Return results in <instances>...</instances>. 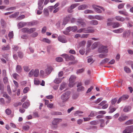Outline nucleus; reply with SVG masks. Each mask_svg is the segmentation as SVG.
Returning a JSON list of instances; mask_svg holds the SVG:
<instances>
[{"instance_id": "f257e3e1", "label": "nucleus", "mask_w": 133, "mask_h": 133, "mask_svg": "<svg viewBox=\"0 0 133 133\" xmlns=\"http://www.w3.org/2000/svg\"><path fill=\"white\" fill-rule=\"evenodd\" d=\"M70 92L67 91L63 94L61 96V98L63 102H65L67 101L69 98Z\"/></svg>"}, {"instance_id": "f03ea898", "label": "nucleus", "mask_w": 133, "mask_h": 133, "mask_svg": "<svg viewBox=\"0 0 133 133\" xmlns=\"http://www.w3.org/2000/svg\"><path fill=\"white\" fill-rule=\"evenodd\" d=\"M93 8L94 9L95 11L97 13H101L102 11L99 8L102 9L103 11H105L104 8L101 6L93 5L92 6Z\"/></svg>"}, {"instance_id": "7ed1b4c3", "label": "nucleus", "mask_w": 133, "mask_h": 133, "mask_svg": "<svg viewBox=\"0 0 133 133\" xmlns=\"http://www.w3.org/2000/svg\"><path fill=\"white\" fill-rule=\"evenodd\" d=\"M106 46L103 45H101L100 48H99L98 51L100 53L105 52L107 53L108 51L107 48Z\"/></svg>"}, {"instance_id": "20e7f679", "label": "nucleus", "mask_w": 133, "mask_h": 133, "mask_svg": "<svg viewBox=\"0 0 133 133\" xmlns=\"http://www.w3.org/2000/svg\"><path fill=\"white\" fill-rule=\"evenodd\" d=\"M62 121V119L61 118H54L52 122V124L53 125H57L60 122Z\"/></svg>"}, {"instance_id": "39448f33", "label": "nucleus", "mask_w": 133, "mask_h": 133, "mask_svg": "<svg viewBox=\"0 0 133 133\" xmlns=\"http://www.w3.org/2000/svg\"><path fill=\"white\" fill-rule=\"evenodd\" d=\"M58 40L61 42L62 43H66L67 42V41L64 36H59L58 37Z\"/></svg>"}, {"instance_id": "423d86ee", "label": "nucleus", "mask_w": 133, "mask_h": 133, "mask_svg": "<svg viewBox=\"0 0 133 133\" xmlns=\"http://www.w3.org/2000/svg\"><path fill=\"white\" fill-rule=\"evenodd\" d=\"M76 24L82 27H85L86 25L85 23L82 20H79L77 21Z\"/></svg>"}, {"instance_id": "0eeeda50", "label": "nucleus", "mask_w": 133, "mask_h": 133, "mask_svg": "<svg viewBox=\"0 0 133 133\" xmlns=\"http://www.w3.org/2000/svg\"><path fill=\"white\" fill-rule=\"evenodd\" d=\"M53 69L51 66H48L45 70V71L48 75L51 72Z\"/></svg>"}, {"instance_id": "6e6552de", "label": "nucleus", "mask_w": 133, "mask_h": 133, "mask_svg": "<svg viewBox=\"0 0 133 133\" xmlns=\"http://www.w3.org/2000/svg\"><path fill=\"white\" fill-rule=\"evenodd\" d=\"M128 117L127 116L122 115L119 117L118 120L119 121L121 122L128 119Z\"/></svg>"}, {"instance_id": "1a4fd4ad", "label": "nucleus", "mask_w": 133, "mask_h": 133, "mask_svg": "<svg viewBox=\"0 0 133 133\" xmlns=\"http://www.w3.org/2000/svg\"><path fill=\"white\" fill-rule=\"evenodd\" d=\"M87 5L85 4H83L79 6L78 7V9L79 10H83L87 8Z\"/></svg>"}, {"instance_id": "9d476101", "label": "nucleus", "mask_w": 133, "mask_h": 133, "mask_svg": "<svg viewBox=\"0 0 133 133\" xmlns=\"http://www.w3.org/2000/svg\"><path fill=\"white\" fill-rule=\"evenodd\" d=\"M3 96L4 97L6 98L7 99L8 101L6 102V103H9L10 102L11 98L7 94L5 93H4L3 95Z\"/></svg>"}, {"instance_id": "9b49d317", "label": "nucleus", "mask_w": 133, "mask_h": 133, "mask_svg": "<svg viewBox=\"0 0 133 133\" xmlns=\"http://www.w3.org/2000/svg\"><path fill=\"white\" fill-rule=\"evenodd\" d=\"M124 31V29L123 28H120L114 30L112 31L114 32L117 33L119 34L122 33Z\"/></svg>"}, {"instance_id": "f8f14e48", "label": "nucleus", "mask_w": 133, "mask_h": 133, "mask_svg": "<svg viewBox=\"0 0 133 133\" xmlns=\"http://www.w3.org/2000/svg\"><path fill=\"white\" fill-rule=\"evenodd\" d=\"M40 76L43 78L46 77L48 75L45 72H44L43 70H41L40 72Z\"/></svg>"}, {"instance_id": "ddd939ff", "label": "nucleus", "mask_w": 133, "mask_h": 133, "mask_svg": "<svg viewBox=\"0 0 133 133\" xmlns=\"http://www.w3.org/2000/svg\"><path fill=\"white\" fill-rule=\"evenodd\" d=\"M22 71V68L21 66L19 65H17L16 68V71L18 73H19L21 72Z\"/></svg>"}, {"instance_id": "4468645a", "label": "nucleus", "mask_w": 133, "mask_h": 133, "mask_svg": "<svg viewBox=\"0 0 133 133\" xmlns=\"http://www.w3.org/2000/svg\"><path fill=\"white\" fill-rule=\"evenodd\" d=\"M26 24V23L24 22H21L18 23L17 25V26L19 28H21Z\"/></svg>"}, {"instance_id": "2eb2a0df", "label": "nucleus", "mask_w": 133, "mask_h": 133, "mask_svg": "<svg viewBox=\"0 0 133 133\" xmlns=\"http://www.w3.org/2000/svg\"><path fill=\"white\" fill-rule=\"evenodd\" d=\"M115 18L117 20L121 22H123L125 21L124 18L120 16H116Z\"/></svg>"}, {"instance_id": "dca6fc26", "label": "nucleus", "mask_w": 133, "mask_h": 133, "mask_svg": "<svg viewBox=\"0 0 133 133\" xmlns=\"http://www.w3.org/2000/svg\"><path fill=\"white\" fill-rule=\"evenodd\" d=\"M118 12L121 14L123 15L124 16H127L128 15V13L125 10L119 11H118Z\"/></svg>"}, {"instance_id": "f3484780", "label": "nucleus", "mask_w": 133, "mask_h": 133, "mask_svg": "<svg viewBox=\"0 0 133 133\" xmlns=\"http://www.w3.org/2000/svg\"><path fill=\"white\" fill-rule=\"evenodd\" d=\"M131 109V107L130 106H127L124 107L123 109L124 111L127 112L130 111Z\"/></svg>"}, {"instance_id": "a211bd4d", "label": "nucleus", "mask_w": 133, "mask_h": 133, "mask_svg": "<svg viewBox=\"0 0 133 133\" xmlns=\"http://www.w3.org/2000/svg\"><path fill=\"white\" fill-rule=\"evenodd\" d=\"M30 105V103L29 102H26L23 104L22 107L24 108L27 109L29 106Z\"/></svg>"}, {"instance_id": "6ab92c4d", "label": "nucleus", "mask_w": 133, "mask_h": 133, "mask_svg": "<svg viewBox=\"0 0 133 133\" xmlns=\"http://www.w3.org/2000/svg\"><path fill=\"white\" fill-rule=\"evenodd\" d=\"M104 18L103 16L100 15H96L95 16V19L99 20H103Z\"/></svg>"}, {"instance_id": "aec40b11", "label": "nucleus", "mask_w": 133, "mask_h": 133, "mask_svg": "<svg viewBox=\"0 0 133 133\" xmlns=\"http://www.w3.org/2000/svg\"><path fill=\"white\" fill-rule=\"evenodd\" d=\"M129 133H131L133 132V125L129 126L126 127Z\"/></svg>"}, {"instance_id": "412c9836", "label": "nucleus", "mask_w": 133, "mask_h": 133, "mask_svg": "<svg viewBox=\"0 0 133 133\" xmlns=\"http://www.w3.org/2000/svg\"><path fill=\"white\" fill-rule=\"evenodd\" d=\"M83 112L80 111H76L75 114L74 115L76 116H81V114H83Z\"/></svg>"}, {"instance_id": "4be33fe9", "label": "nucleus", "mask_w": 133, "mask_h": 133, "mask_svg": "<svg viewBox=\"0 0 133 133\" xmlns=\"http://www.w3.org/2000/svg\"><path fill=\"white\" fill-rule=\"evenodd\" d=\"M41 41L42 42L49 44L51 42V41L50 40L48 39L45 38H43L41 40Z\"/></svg>"}, {"instance_id": "5701e85b", "label": "nucleus", "mask_w": 133, "mask_h": 133, "mask_svg": "<svg viewBox=\"0 0 133 133\" xmlns=\"http://www.w3.org/2000/svg\"><path fill=\"white\" fill-rule=\"evenodd\" d=\"M10 49L9 46L8 45L2 46V49L3 50H8Z\"/></svg>"}, {"instance_id": "b1692460", "label": "nucleus", "mask_w": 133, "mask_h": 133, "mask_svg": "<svg viewBox=\"0 0 133 133\" xmlns=\"http://www.w3.org/2000/svg\"><path fill=\"white\" fill-rule=\"evenodd\" d=\"M86 42L85 40H83L79 43V48L82 46H84L86 44Z\"/></svg>"}, {"instance_id": "393cba45", "label": "nucleus", "mask_w": 133, "mask_h": 133, "mask_svg": "<svg viewBox=\"0 0 133 133\" xmlns=\"http://www.w3.org/2000/svg\"><path fill=\"white\" fill-rule=\"evenodd\" d=\"M89 23L91 25H96L98 24V22L96 20H92L90 21Z\"/></svg>"}, {"instance_id": "a878e982", "label": "nucleus", "mask_w": 133, "mask_h": 133, "mask_svg": "<svg viewBox=\"0 0 133 133\" xmlns=\"http://www.w3.org/2000/svg\"><path fill=\"white\" fill-rule=\"evenodd\" d=\"M43 13L46 16H48L49 14V12L48 9L46 8L44 9L43 10Z\"/></svg>"}, {"instance_id": "bb28decb", "label": "nucleus", "mask_w": 133, "mask_h": 133, "mask_svg": "<svg viewBox=\"0 0 133 133\" xmlns=\"http://www.w3.org/2000/svg\"><path fill=\"white\" fill-rule=\"evenodd\" d=\"M39 73V70L37 69L34 70V77H37Z\"/></svg>"}, {"instance_id": "cd10ccee", "label": "nucleus", "mask_w": 133, "mask_h": 133, "mask_svg": "<svg viewBox=\"0 0 133 133\" xmlns=\"http://www.w3.org/2000/svg\"><path fill=\"white\" fill-rule=\"evenodd\" d=\"M62 81V79L60 78H56L54 80V82L56 84H59Z\"/></svg>"}, {"instance_id": "c85d7f7f", "label": "nucleus", "mask_w": 133, "mask_h": 133, "mask_svg": "<svg viewBox=\"0 0 133 133\" xmlns=\"http://www.w3.org/2000/svg\"><path fill=\"white\" fill-rule=\"evenodd\" d=\"M120 25L119 23L118 22H114L112 23V27L116 28L118 27Z\"/></svg>"}, {"instance_id": "c756f323", "label": "nucleus", "mask_w": 133, "mask_h": 133, "mask_svg": "<svg viewBox=\"0 0 133 133\" xmlns=\"http://www.w3.org/2000/svg\"><path fill=\"white\" fill-rule=\"evenodd\" d=\"M99 121L100 122V127L101 128H102L104 127L105 126L104 121L103 119H100L99 120Z\"/></svg>"}, {"instance_id": "7c9ffc66", "label": "nucleus", "mask_w": 133, "mask_h": 133, "mask_svg": "<svg viewBox=\"0 0 133 133\" xmlns=\"http://www.w3.org/2000/svg\"><path fill=\"white\" fill-rule=\"evenodd\" d=\"M130 31L129 30H127L125 31L123 33V36L124 37L128 36L130 34Z\"/></svg>"}, {"instance_id": "2f4dec72", "label": "nucleus", "mask_w": 133, "mask_h": 133, "mask_svg": "<svg viewBox=\"0 0 133 133\" xmlns=\"http://www.w3.org/2000/svg\"><path fill=\"white\" fill-rule=\"evenodd\" d=\"M1 23L2 26L3 27H5L6 25V24L4 20L2 19L1 20Z\"/></svg>"}, {"instance_id": "473e14b6", "label": "nucleus", "mask_w": 133, "mask_h": 133, "mask_svg": "<svg viewBox=\"0 0 133 133\" xmlns=\"http://www.w3.org/2000/svg\"><path fill=\"white\" fill-rule=\"evenodd\" d=\"M109 60V59L108 58H105L100 63V64H104L108 62Z\"/></svg>"}, {"instance_id": "72a5a7b5", "label": "nucleus", "mask_w": 133, "mask_h": 133, "mask_svg": "<svg viewBox=\"0 0 133 133\" xmlns=\"http://www.w3.org/2000/svg\"><path fill=\"white\" fill-rule=\"evenodd\" d=\"M36 30V29L34 28H32L30 29L28 28V33L29 34H31Z\"/></svg>"}, {"instance_id": "f704fd0d", "label": "nucleus", "mask_w": 133, "mask_h": 133, "mask_svg": "<svg viewBox=\"0 0 133 133\" xmlns=\"http://www.w3.org/2000/svg\"><path fill=\"white\" fill-rule=\"evenodd\" d=\"M133 124V119H131L127 121L125 123V124L127 125H129Z\"/></svg>"}, {"instance_id": "c9c22d12", "label": "nucleus", "mask_w": 133, "mask_h": 133, "mask_svg": "<svg viewBox=\"0 0 133 133\" xmlns=\"http://www.w3.org/2000/svg\"><path fill=\"white\" fill-rule=\"evenodd\" d=\"M99 122L98 121H93L90 122V123L92 125H96L98 124Z\"/></svg>"}, {"instance_id": "e433bc0d", "label": "nucleus", "mask_w": 133, "mask_h": 133, "mask_svg": "<svg viewBox=\"0 0 133 133\" xmlns=\"http://www.w3.org/2000/svg\"><path fill=\"white\" fill-rule=\"evenodd\" d=\"M27 51L28 53H33L34 52V50L32 48L29 47L27 50Z\"/></svg>"}, {"instance_id": "4c0bfd02", "label": "nucleus", "mask_w": 133, "mask_h": 133, "mask_svg": "<svg viewBox=\"0 0 133 133\" xmlns=\"http://www.w3.org/2000/svg\"><path fill=\"white\" fill-rule=\"evenodd\" d=\"M71 31L73 32H75L78 29V28L76 26H71Z\"/></svg>"}, {"instance_id": "58836bf2", "label": "nucleus", "mask_w": 133, "mask_h": 133, "mask_svg": "<svg viewBox=\"0 0 133 133\" xmlns=\"http://www.w3.org/2000/svg\"><path fill=\"white\" fill-rule=\"evenodd\" d=\"M51 114L55 115H62V113L60 112H53Z\"/></svg>"}, {"instance_id": "ea45409f", "label": "nucleus", "mask_w": 133, "mask_h": 133, "mask_svg": "<svg viewBox=\"0 0 133 133\" xmlns=\"http://www.w3.org/2000/svg\"><path fill=\"white\" fill-rule=\"evenodd\" d=\"M34 83L35 84L37 85L40 84V81L39 79L37 78H35L34 79Z\"/></svg>"}, {"instance_id": "a19ab883", "label": "nucleus", "mask_w": 133, "mask_h": 133, "mask_svg": "<svg viewBox=\"0 0 133 133\" xmlns=\"http://www.w3.org/2000/svg\"><path fill=\"white\" fill-rule=\"evenodd\" d=\"M124 71L127 73H130L131 72V70L127 66L124 67Z\"/></svg>"}, {"instance_id": "79ce46f5", "label": "nucleus", "mask_w": 133, "mask_h": 133, "mask_svg": "<svg viewBox=\"0 0 133 133\" xmlns=\"http://www.w3.org/2000/svg\"><path fill=\"white\" fill-rule=\"evenodd\" d=\"M84 90V88L83 86H81L78 87L77 90L78 92H82Z\"/></svg>"}, {"instance_id": "37998d69", "label": "nucleus", "mask_w": 133, "mask_h": 133, "mask_svg": "<svg viewBox=\"0 0 133 133\" xmlns=\"http://www.w3.org/2000/svg\"><path fill=\"white\" fill-rule=\"evenodd\" d=\"M65 85L66 84L64 82L62 83H61V85L60 87V90H62L64 89L65 87Z\"/></svg>"}, {"instance_id": "c03bdc74", "label": "nucleus", "mask_w": 133, "mask_h": 133, "mask_svg": "<svg viewBox=\"0 0 133 133\" xmlns=\"http://www.w3.org/2000/svg\"><path fill=\"white\" fill-rule=\"evenodd\" d=\"M76 78V77L74 75H72L70 77V78L69 81H72L74 82H75V80Z\"/></svg>"}, {"instance_id": "a18cd8bd", "label": "nucleus", "mask_w": 133, "mask_h": 133, "mask_svg": "<svg viewBox=\"0 0 133 133\" xmlns=\"http://www.w3.org/2000/svg\"><path fill=\"white\" fill-rule=\"evenodd\" d=\"M126 63L128 65H131L132 68L133 69V62L131 61H127Z\"/></svg>"}, {"instance_id": "49530a36", "label": "nucleus", "mask_w": 133, "mask_h": 133, "mask_svg": "<svg viewBox=\"0 0 133 133\" xmlns=\"http://www.w3.org/2000/svg\"><path fill=\"white\" fill-rule=\"evenodd\" d=\"M12 76L16 80H17L18 79V77L19 76V75L16 73L12 75Z\"/></svg>"}, {"instance_id": "de8ad7c7", "label": "nucleus", "mask_w": 133, "mask_h": 133, "mask_svg": "<svg viewBox=\"0 0 133 133\" xmlns=\"http://www.w3.org/2000/svg\"><path fill=\"white\" fill-rule=\"evenodd\" d=\"M34 70L32 69L29 72L28 75L29 77H32L34 74Z\"/></svg>"}, {"instance_id": "09e8293b", "label": "nucleus", "mask_w": 133, "mask_h": 133, "mask_svg": "<svg viewBox=\"0 0 133 133\" xmlns=\"http://www.w3.org/2000/svg\"><path fill=\"white\" fill-rule=\"evenodd\" d=\"M78 5V3L73 4L71 5L70 7L71 9H73L77 6Z\"/></svg>"}, {"instance_id": "8fccbe9b", "label": "nucleus", "mask_w": 133, "mask_h": 133, "mask_svg": "<svg viewBox=\"0 0 133 133\" xmlns=\"http://www.w3.org/2000/svg\"><path fill=\"white\" fill-rule=\"evenodd\" d=\"M93 11L90 10H85L84 12L85 14H88L93 13Z\"/></svg>"}, {"instance_id": "3c124183", "label": "nucleus", "mask_w": 133, "mask_h": 133, "mask_svg": "<svg viewBox=\"0 0 133 133\" xmlns=\"http://www.w3.org/2000/svg\"><path fill=\"white\" fill-rule=\"evenodd\" d=\"M122 99L124 100L128 99L129 97V96L127 95H124L121 97Z\"/></svg>"}, {"instance_id": "603ef678", "label": "nucleus", "mask_w": 133, "mask_h": 133, "mask_svg": "<svg viewBox=\"0 0 133 133\" xmlns=\"http://www.w3.org/2000/svg\"><path fill=\"white\" fill-rule=\"evenodd\" d=\"M75 84L74 82L72 81H69V86L70 87H72Z\"/></svg>"}, {"instance_id": "864d4df0", "label": "nucleus", "mask_w": 133, "mask_h": 133, "mask_svg": "<svg viewBox=\"0 0 133 133\" xmlns=\"http://www.w3.org/2000/svg\"><path fill=\"white\" fill-rule=\"evenodd\" d=\"M62 56H63L64 58H65L66 60L67 61H68V59L69 57V56L66 54H64L62 55Z\"/></svg>"}, {"instance_id": "5fc2aeb1", "label": "nucleus", "mask_w": 133, "mask_h": 133, "mask_svg": "<svg viewBox=\"0 0 133 133\" xmlns=\"http://www.w3.org/2000/svg\"><path fill=\"white\" fill-rule=\"evenodd\" d=\"M125 4V3H122L119 4L118 6V8L119 9H121L123 8Z\"/></svg>"}, {"instance_id": "6e6d98bb", "label": "nucleus", "mask_w": 133, "mask_h": 133, "mask_svg": "<svg viewBox=\"0 0 133 133\" xmlns=\"http://www.w3.org/2000/svg\"><path fill=\"white\" fill-rule=\"evenodd\" d=\"M21 30L23 32L28 33V28H23L21 29Z\"/></svg>"}, {"instance_id": "4d7b16f0", "label": "nucleus", "mask_w": 133, "mask_h": 133, "mask_svg": "<svg viewBox=\"0 0 133 133\" xmlns=\"http://www.w3.org/2000/svg\"><path fill=\"white\" fill-rule=\"evenodd\" d=\"M56 61L58 62H61L63 61L62 58L61 57H57L56 58Z\"/></svg>"}, {"instance_id": "13d9d810", "label": "nucleus", "mask_w": 133, "mask_h": 133, "mask_svg": "<svg viewBox=\"0 0 133 133\" xmlns=\"http://www.w3.org/2000/svg\"><path fill=\"white\" fill-rule=\"evenodd\" d=\"M107 55L106 54H101L99 55V57L101 58H102L105 57Z\"/></svg>"}, {"instance_id": "bf43d9fd", "label": "nucleus", "mask_w": 133, "mask_h": 133, "mask_svg": "<svg viewBox=\"0 0 133 133\" xmlns=\"http://www.w3.org/2000/svg\"><path fill=\"white\" fill-rule=\"evenodd\" d=\"M8 36L10 38H13L14 36V34L13 31L10 32L8 35Z\"/></svg>"}, {"instance_id": "052dcab7", "label": "nucleus", "mask_w": 133, "mask_h": 133, "mask_svg": "<svg viewBox=\"0 0 133 133\" xmlns=\"http://www.w3.org/2000/svg\"><path fill=\"white\" fill-rule=\"evenodd\" d=\"M6 114L8 115H10L11 113V110L9 109H7L5 110Z\"/></svg>"}, {"instance_id": "680f3d73", "label": "nucleus", "mask_w": 133, "mask_h": 133, "mask_svg": "<svg viewBox=\"0 0 133 133\" xmlns=\"http://www.w3.org/2000/svg\"><path fill=\"white\" fill-rule=\"evenodd\" d=\"M23 68L24 70L26 72L29 71L30 70V69L29 68V67L27 66H24Z\"/></svg>"}, {"instance_id": "e2e57ef3", "label": "nucleus", "mask_w": 133, "mask_h": 133, "mask_svg": "<svg viewBox=\"0 0 133 133\" xmlns=\"http://www.w3.org/2000/svg\"><path fill=\"white\" fill-rule=\"evenodd\" d=\"M64 21H65L68 22L70 20V16L69 15L67 16L64 19Z\"/></svg>"}, {"instance_id": "0e129e2a", "label": "nucleus", "mask_w": 133, "mask_h": 133, "mask_svg": "<svg viewBox=\"0 0 133 133\" xmlns=\"http://www.w3.org/2000/svg\"><path fill=\"white\" fill-rule=\"evenodd\" d=\"M84 68H82L81 69H78L77 71V74H78L82 73L84 71Z\"/></svg>"}, {"instance_id": "69168bd1", "label": "nucleus", "mask_w": 133, "mask_h": 133, "mask_svg": "<svg viewBox=\"0 0 133 133\" xmlns=\"http://www.w3.org/2000/svg\"><path fill=\"white\" fill-rule=\"evenodd\" d=\"M89 35V34H82L81 35V38H87L88 37Z\"/></svg>"}, {"instance_id": "338daca9", "label": "nucleus", "mask_w": 133, "mask_h": 133, "mask_svg": "<svg viewBox=\"0 0 133 133\" xmlns=\"http://www.w3.org/2000/svg\"><path fill=\"white\" fill-rule=\"evenodd\" d=\"M7 90L8 91V93L9 94H10L11 93V90L9 85H8L7 87Z\"/></svg>"}, {"instance_id": "774afa93", "label": "nucleus", "mask_w": 133, "mask_h": 133, "mask_svg": "<svg viewBox=\"0 0 133 133\" xmlns=\"http://www.w3.org/2000/svg\"><path fill=\"white\" fill-rule=\"evenodd\" d=\"M29 90V88L28 87H25L23 90V92L24 94L26 93Z\"/></svg>"}]
</instances>
